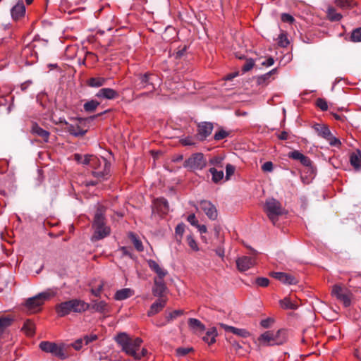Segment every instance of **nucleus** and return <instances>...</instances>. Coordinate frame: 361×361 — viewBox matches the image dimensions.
Instances as JSON below:
<instances>
[{
  "instance_id": "nucleus-1",
  "label": "nucleus",
  "mask_w": 361,
  "mask_h": 361,
  "mask_svg": "<svg viewBox=\"0 0 361 361\" xmlns=\"http://www.w3.org/2000/svg\"><path fill=\"white\" fill-rule=\"evenodd\" d=\"M116 341L126 354L132 357L135 355V351L140 350L142 343L140 338H133L126 333L118 334L116 337Z\"/></svg>"
},
{
  "instance_id": "nucleus-2",
  "label": "nucleus",
  "mask_w": 361,
  "mask_h": 361,
  "mask_svg": "<svg viewBox=\"0 0 361 361\" xmlns=\"http://www.w3.org/2000/svg\"><path fill=\"white\" fill-rule=\"evenodd\" d=\"M93 228L94 229L92 240H101L110 234L109 227L105 225L104 212L102 207L97 209L94 215Z\"/></svg>"
},
{
  "instance_id": "nucleus-3",
  "label": "nucleus",
  "mask_w": 361,
  "mask_h": 361,
  "mask_svg": "<svg viewBox=\"0 0 361 361\" xmlns=\"http://www.w3.org/2000/svg\"><path fill=\"white\" fill-rule=\"evenodd\" d=\"M286 331L281 329L276 331H267L262 334L259 341L264 345H279L283 344L286 341Z\"/></svg>"
},
{
  "instance_id": "nucleus-4",
  "label": "nucleus",
  "mask_w": 361,
  "mask_h": 361,
  "mask_svg": "<svg viewBox=\"0 0 361 361\" xmlns=\"http://www.w3.org/2000/svg\"><path fill=\"white\" fill-rule=\"evenodd\" d=\"M92 159V161L94 162V164H91V168L93 169L92 172V176L97 178L106 179L110 173V161L103 157L99 158L94 156Z\"/></svg>"
},
{
  "instance_id": "nucleus-5",
  "label": "nucleus",
  "mask_w": 361,
  "mask_h": 361,
  "mask_svg": "<svg viewBox=\"0 0 361 361\" xmlns=\"http://www.w3.org/2000/svg\"><path fill=\"white\" fill-rule=\"evenodd\" d=\"M54 295V293L51 291H46L39 293L37 295L28 298L25 302V305L27 309L32 312H39L41 310V306L46 300H49Z\"/></svg>"
},
{
  "instance_id": "nucleus-6",
  "label": "nucleus",
  "mask_w": 361,
  "mask_h": 361,
  "mask_svg": "<svg viewBox=\"0 0 361 361\" xmlns=\"http://www.w3.org/2000/svg\"><path fill=\"white\" fill-rule=\"evenodd\" d=\"M264 211L273 224H275L278 221L279 216L283 214L281 204L274 198L267 200Z\"/></svg>"
},
{
  "instance_id": "nucleus-7",
  "label": "nucleus",
  "mask_w": 361,
  "mask_h": 361,
  "mask_svg": "<svg viewBox=\"0 0 361 361\" xmlns=\"http://www.w3.org/2000/svg\"><path fill=\"white\" fill-rule=\"evenodd\" d=\"M39 346L42 351L51 353L61 360H65L67 357L64 344L58 345L53 342L42 341Z\"/></svg>"
},
{
  "instance_id": "nucleus-8",
  "label": "nucleus",
  "mask_w": 361,
  "mask_h": 361,
  "mask_svg": "<svg viewBox=\"0 0 361 361\" xmlns=\"http://www.w3.org/2000/svg\"><path fill=\"white\" fill-rule=\"evenodd\" d=\"M331 294L337 300L341 301L347 307L350 305L353 294L351 291L344 286L335 284L332 287Z\"/></svg>"
},
{
  "instance_id": "nucleus-9",
  "label": "nucleus",
  "mask_w": 361,
  "mask_h": 361,
  "mask_svg": "<svg viewBox=\"0 0 361 361\" xmlns=\"http://www.w3.org/2000/svg\"><path fill=\"white\" fill-rule=\"evenodd\" d=\"M135 81V87L137 90L151 88L152 91L155 90V82L158 80V77L150 73L138 74Z\"/></svg>"
},
{
  "instance_id": "nucleus-10",
  "label": "nucleus",
  "mask_w": 361,
  "mask_h": 361,
  "mask_svg": "<svg viewBox=\"0 0 361 361\" xmlns=\"http://www.w3.org/2000/svg\"><path fill=\"white\" fill-rule=\"evenodd\" d=\"M207 165L206 159L202 153H195L184 162V167L192 171L202 170Z\"/></svg>"
},
{
  "instance_id": "nucleus-11",
  "label": "nucleus",
  "mask_w": 361,
  "mask_h": 361,
  "mask_svg": "<svg viewBox=\"0 0 361 361\" xmlns=\"http://www.w3.org/2000/svg\"><path fill=\"white\" fill-rule=\"evenodd\" d=\"M75 121H77L76 123H69L65 121L67 132L75 137H83L87 131L82 128L86 120L82 118H75Z\"/></svg>"
},
{
  "instance_id": "nucleus-12",
  "label": "nucleus",
  "mask_w": 361,
  "mask_h": 361,
  "mask_svg": "<svg viewBox=\"0 0 361 361\" xmlns=\"http://www.w3.org/2000/svg\"><path fill=\"white\" fill-rule=\"evenodd\" d=\"M214 126L210 122H201L197 126V137L199 140L203 141L212 134Z\"/></svg>"
},
{
  "instance_id": "nucleus-13",
  "label": "nucleus",
  "mask_w": 361,
  "mask_h": 361,
  "mask_svg": "<svg viewBox=\"0 0 361 361\" xmlns=\"http://www.w3.org/2000/svg\"><path fill=\"white\" fill-rule=\"evenodd\" d=\"M200 206L201 209L205 213L209 219H216L218 216L217 209L211 202L207 200H202L200 202Z\"/></svg>"
},
{
  "instance_id": "nucleus-14",
  "label": "nucleus",
  "mask_w": 361,
  "mask_h": 361,
  "mask_svg": "<svg viewBox=\"0 0 361 361\" xmlns=\"http://www.w3.org/2000/svg\"><path fill=\"white\" fill-rule=\"evenodd\" d=\"M270 276L286 285H293L298 283L297 279L288 273L273 271L270 273Z\"/></svg>"
},
{
  "instance_id": "nucleus-15",
  "label": "nucleus",
  "mask_w": 361,
  "mask_h": 361,
  "mask_svg": "<svg viewBox=\"0 0 361 361\" xmlns=\"http://www.w3.org/2000/svg\"><path fill=\"white\" fill-rule=\"evenodd\" d=\"M255 264V258L243 256L236 259L237 268L240 271H245L252 267Z\"/></svg>"
},
{
  "instance_id": "nucleus-16",
  "label": "nucleus",
  "mask_w": 361,
  "mask_h": 361,
  "mask_svg": "<svg viewBox=\"0 0 361 361\" xmlns=\"http://www.w3.org/2000/svg\"><path fill=\"white\" fill-rule=\"evenodd\" d=\"M89 310L94 312L106 314L110 312L111 307L104 300H92Z\"/></svg>"
},
{
  "instance_id": "nucleus-17",
  "label": "nucleus",
  "mask_w": 361,
  "mask_h": 361,
  "mask_svg": "<svg viewBox=\"0 0 361 361\" xmlns=\"http://www.w3.org/2000/svg\"><path fill=\"white\" fill-rule=\"evenodd\" d=\"M288 157L294 160H298L303 166L308 167L310 170H312V162L310 159L300 152L298 150L290 152Z\"/></svg>"
},
{
  "instance_id": "nucleus-18",
  "label": "nucleus",
  "mask_w": 361,
  "mask_h": 361,
  "mask_svg": "<svg viewBox=\"0 0 361 361\" xmlns=\"http://www.w3.org/2000/svg\"><path fill=\"white\" fill-rule=\"evenodd\" d=\"M30 133L36 136L40 137L43 142H48L50 133L42 128L37 123H32L31 126Z\"/></svg>"
},
{
  "instance_id": "nucleus-19",
  "label": "nucleus",
  "mask_w": 361,
  "mask_h": 361,
  "mask_svg": "<svg viewBox=\"0 0 361 361\" xmlns=\"http://www.w3.org/2000/svg\"><path fill=\"white\" fill-rule=\"evenodd\" d=\"M167 287L164 281L161 279L154 280V286L152 288V293L154 296L160 298H165L164 293L166 291Z\"/></svg>"
},
{
  "instance_id": "nucleus-20",
  "label": "nucleus",
  "mask_w": 361,
  "mask_h": 361,
  "mask_svg": "<svg viewBox=\"0 0 361 361\" xmlns=\"http://www.w3.org/2000/svg\"><path fill=\"white\" fill-rule=\"evenodd\" d=\"M167 299L166 298H158L154 303L152 304L149 310L147 312L149 317L153 316L160 311L165 307Z\"/></svg>"
},
{
  "instance_id": "nucleus-21",
  "label": "nucleus",
  "mask_w": 361,
  "mask_h": 361,
  "mask_svg": "<svg viewBox=\"0 0 361 361\" xmlns=\"http://www.w3.org/2000/svg\"><path fill=\"white\" fill-rule=\"evenodd\" d=\"M25 13V6L21 1L16 4L11 10L12 18L15 20H19L22 17H24Z\"/></svg>"
},
{
  "instance_id": "nucleus-22",
  "label": "nucleus",
  "mask_w": 361,
  "mask_h": 361,
  "mask_svg": "<svg viewBox=\"0 0 361 361\" xmlns=\"http://www.w3.org/2000/svg\"><path fill=\"white\" fill-rule=\"evenodd\" d=\"M118 93L111 88H102L96 94L97 97L106 99H114L118 98Z\"/></svg>"
},
{
  "instance_id": "nucleus-23",
  "label": "nucleus",
  "mask_w": 361,
  "mask_h": 361,
  "mask_svg": "<svg viewBox=\"0 0 361 361\" xmlns=\"http://www.w3.org/2000/svg\"><path fill=\"white\" fill-rule=\"evenodd\" d=\"M72 311L74 312H83L90 309V305L83 300L73 299L71 300Z\"/></svg>"
},
{
  "instance_id": "nucleus-24",
  "label": "nucleus",
  "mask_w": 361,
  "mask_h": 361,
  "mask_svg": "<svg viewBox=\"0 0 361 361\" xmlns=\"http://www.w3.org/2000/svg\"><path fill=\"white\" fill-rule=\"evenodd\" d=\"M56 311L59 317H64L72 312L71 300L63 302L56 307Z\"/></svg>"
},
{
  "instance_id": "nucleus-25",
  "label": "nucleus",
  "mask_w": 361,
  "mask_h": 361,
  "mask_svg": "<svg viewBox=\"0 0 361 361\" xmlns=\"http://www.w3.org/2000/svg\"><path fill=\"white\" fill-rule=\"evenodd\" d=\"M220 326L224 328L226 331L231 332L233 334L240 336L243 338H247L250 335L249 332L244 329H238L222 323L220 324Z\"/></svg>"
},
{
  "instance_id": "nucleus-26",
  "label": "nucleus",
  "mask_w": 361,
  "mask_h": 361,
  "mask_svg": "<svg viewBox=\"0 0 361 361\" xmlns=\"http://www.w3.org/2000/svg\"><path fill=\"white\" fill-rule=\"evenodd\" d=\"M349 161L355 169L358 170L361 169V150L357 149L355 152L351 153Z\"/></svg>"
},
{
  "instance_id": "nucleus-27",
  "label": "nucleus",
  "mask_w": 361,
  "mask_h": 361,
  "mask_svg": "<svg viewBox=\"0 0 361 361\" xmlns=\"http://www.w3.org/2000/svg\"><path fill=\"white\" fill-rule=\"evenodd\" d=\"M190 329L195 332H202L205 330V326L197 319L190 318L188 321Z\"/></svg>"
},
{
  "instance_id": "nucleus-28",
  "label": "nucleus",
  "mask_w": 361,
  "mask_h": 361,
  "mask_svg": "<svg viewBox=\"0 0 361 361\" xmlns=\"http://www.w3.org/2000/svg\"><path fill=\"white\" fill-rule=\"evenodd\" d=\"M156 209L162 214H166L169 211L168 201L164 198H158L154 201Z\"/></svg>"
},
{
  "instance_id": "nucleus-29",
  "label": "nucleus",
  "mask_w": 361,
  "mask_h": 361,
  "mask_svg": "<svg viewBox=\"0 0 361 361\" xmlns=\"http://www.w3.org/2000/svg\"><path fill=\"white\" fill-rule=\"evenodd\" d=\"M313 128L319 136L324 139L329 137L331 133L328 126L324 124L316 123L313 126Z\"/></svg>"
},
{
  "instance_id": "nucleus-30",
  "label": "nucleus",
  "mask_w": 361,
  "mask_h": 361,
  "mask_svg": "<svg viewBox=\"0 0 361 361\" xmlns=\"http://www.w3.org/2000/svg\"><path fill=\"white\" fill-rule=\"evenodd\" d=\"M217 336V331L215 327H212L209 329L205 336L202 337V339L204 342L207 343L209 345H212L216 342V337Z\"/></svg>"
},
{
  "instance_id": "nucleus-31",
  "label": "nucleus",
  "mask_w": 361,
  "mask_h": 361,
  "mask_svg": "<svg viewBox=\"0 0 361 361\" xmlns=\"http://www.w3.org/2000/svg\"><path fill=\"white\" fill-rule=\"evenodd\" d=\"M133 294V290L130 288H123L116 291L115 294V299L117 300H126Z\"/></svg>"
},
{
  "instance_id": "nucleus-32",
  "label": "nucleus",
  "mask_w": 361,
  "mask_h": 361,
  "mask_svg": "<svg viewBox=\"0 0 361 361\" xmlns=\"http://www.w3.org/2000/svg\"><path fill=\"white\" fill-rule=\"evenodd\" d=\"M128 238L130 240V241L133 244L135 248L138 252L143 251L144 247L142 245V243L141 240H140V238L137 237V235L135 233H134L133 232L129 233H128Z\"/></svg>"
},
{
  "instance_id": "nucleus-33",
  "label": "nucleus",
  "mask_w": 361,
  "mask_h": 361,
  "mask_svg": "<svg viewBox=\"0 0 361 361\" xmlns=\"http://www.w3.org/2000/svg\"><path fill=\"white\" fill-rule=\"evenodd\" d=\"M326 14L328 19L333 22L339 21L342 18V15L337 13L336 8L333 6L328 7Z\"/></svg>"
},
{
  "instance_id": "nucleus-34",
  "label": "nucleus",
  "mask_w": 361,
  "mask_h": 361,
  "mask_svg": "<svg viewBox=\"0 0 361 361\" xmlns=\"http://www.w3.org/2000/svg\"><path fill=\"white\" fill-rule=\"evenodd\" d=\"M334 3L336 6L343 10L350 9L355 5L353 0H335Z\"/></svg>"
},
{
  "instance_id": "nucleus-35",
  "label": "nucleus",
  "mask_w": 361,
  "mask_h": 361,
  "mask_svg": "<svg viewBox=\"0 0 361 361\" xmlns=\"http://www.w3.org/2000/svg\"><path fill=\"white\" fill-rule=\"evenodd\" d=\"M209 172L212 175V181L218 183L224 178V171L222 170L218 171L216 168L212 167L209 169Z\"/></svg>"
},
{
  "instance_id": "nucleus-36",
  "label": "nucleus",
  "mask_w": 361,
  "mask_h": 361,
  "mask_svg": "<svg viewBox=\"0 0 361 361\" xmlns=\"http://www.w3.org/2000/svg\"><path fill=\"white\" fill-rule=\"evenodd\" d=\"M106 80L104 78H91L87 80V85L92 87H99L104 85Z\"/></svg>"
},
{
  "instance_id": "nucleus-37",
  "label": "nucleus",
  "mask_w": 361,
  "mask_h": 361,
  "mask_svg": "<svg viewBox=\"0 0 361 361\" xmlns=\"http://www.w3.org/2000/svg\"><path fill=\"white\" fill-rule=\"evenodd\" d=\"M100 104L97 100H90L84 104L83 107L86 112L92 113L94 112L97 106Z\"/></svg>"
},
{
  "instance_id": "nucleus-38",
  "label": "nucleus",
  "mask_w": 361,
  "mask_h": 361,
  "mask_svg": "<svg viewBox=\"0 0 361 361\" xmlns=\"http://www.w3.org/2000/svg\"><path fill=\"white\" fill-rule=\"evenodd\" d=\"M22 329L25 331L27 336H31L35 334V326L32 322L30 320H27L24 323Z\"/></svg>"
},
{
  "instance_id": "nucleus-39",
  "label": "nucleus",
  "mask_w": 361,
  "mask_h": 361,
  "mask_svg": "<svg viewBox=\"0 0 361 361\" xmlns=\"http://www.w3.org/2000/svg\"><path fill=\"white\" fill-rule=\"evenodd\" d=\"M280 305L281 307L286 310H296L298 308V305L292 302L289 298H285L280 300Z\"/></svg>"
},
{
  "instance_id": "nucleus-40",
  "label": "nucleus",
  "mask_w": 361,
  "mask_h": 361,
  "mask_svg": "<svg viewBox=\"0 0 361 361\" xmlns=\"http://www.w3.org/2000/svg\"><path fill=\"white\" fill-rule=\"evenodd\" d=\"M12 322L13 319L11 317H0V336L4 333V330L11 324Z\"/></svg>"
},
{
  "instance_id": "nucleus-41",
  "label": "nucleus",
  "mask_w": 361,
  "mask_h": 361,
  "mask_svg": "<svg viewBox=\"0 0 361 361\" xmlns=\"http://www.w3.org/2000/svg\"><path fill=\"white\" fill-rule=\"evenodd\" d=\"M350 40L353 42H361V27L353 30Z\"/></svg>"
},
{
  "instance_id": "nucleus-42",
  "label": "nucleus",
  "mask_w": 361,
  "mask_h": 361,
  "mask_svg": "<svg viewBox=\"0 0 361 361\" xmlns=\"http://www.w3.org/2000/svg\"><path fill=\"white\" fill-rule=\"evenodd\" d=\"M276 72V68H274L271 71H269V73H266L264 75H262L261 76H259L257 78V83L259 85L264 84L266 80H268L270 78V76L272 74L275 73Z\"/></svg>"
},
{
  "instance_id": "nucleus-43",
  "label": "nucleus",
  "mask_w": 361,
  "mask_h": 361,
  "mask_svg": "<svg viewBox=\"0 0 361 361\" xmlns=\"http://www.w3.org/2000/svg\"><path fill=\"white\" fill-rule=\"evenodd\" d=\"M229 135V133L224 130L223 128H220L219 131L216 132L214 135V139L216 141L221 140Z\"/></svg>"
},
{
  "instance_id": "nucleus-44",
  "label": "nucleus",
  "mask_w": 361,
  "mask_h": 361,
  "mask_svg": "<svg viewBox=\"0 0 361 361\" xmlns=\"http://www.w3.org/2000/svg\"><path fill=\"white\" fill-rule=\"evenodd\" d=\"M184 314L183 310H174L172 312H170L168 316H166V321L168 322L176 319L177 317L183 315Z\"/></svg>"
},
{
  "instance_id": "nucleus-45",
  "label": "nucleus",
  "mask_w": 361,
  "mask_h": 361,
  "mask_svg": "<svg viewBox=\"0 0 361 361\" xmlns=\"http://www.w3.org/2000/svg\"><path fill=\"white\" fill-rule=\"evenodd\" d=\"M255 283L259 287L265 288L269 284V280L265 277H257L255 280Z\"/></svg>"
},
{
  "instance_id": "nucleus-46",
  "label": "nucleus",
  "mask_w": 361,
  "mask_h": 361,
  "mask_svg": "<svg viewBox=\"0 0 361 361\" xmlns=\"http://www.w3.org/2000/svg\"><path fill=\"white\" fill-rule=\"evenodd\" d=\"M289 44V40L287 37V35L284 33H281L279 36V42L278 44L279 46L281 47H286Z\"/></svg>"
},
{
  "instance_id": "nucleus-47",
  "label": "nucleus",
  "mask_w": 361,
  "mask_h": 361,
  "mask_svg": "<svg viewBox=\"0 0 361 361\" xmlns=\"http://www.w3.org/2000/svg\"><path fill=\"white\" fill-rule=\"evenodd\" d=\"M331 146L340 147L341 146V142L336 137L330 134V136L326 139Z\"/></svg>"
},
{
  "instance_id": "nucleus-48",
  "label": "nucleus",
  "mask_w": 361,
  "mask_h": 361,
  "mask_svg": "<svg viewBox=\"0 0 361 361\" xmlns=\"http://www.w3.org/2000/svg\"><path fill=\"white\" fill-rule=\"evenodd\" d=\"M224 158L221 157H214L209 160V163L217 167H223Z\"/></svg>"
},
{
  "instance_id": "nucleus-49",
  "label": "nucleus",
  "mask_w": 361,
  "mask_h": 361,
  "mask_svg": "<svg viewBox=\"0 0 361 361\" xmlns=\"http://www.w3.org/2000/svg\"><path fill=\"white\" fill-rule=\"evenodd\" d=\"M235 170V167L231 164H228L226 166V180H228L230 179L231 176L233 175Z\"/></svg>"
},
{
  "instance_id": "nucleus-50",
  "label": "nucleus",
  "mask_w": 361,
  "mask_h": 361,
  "mask_svg": "<svg viewBox=\"0 0 361 361\" xmlns=\"http://www.w3.org/2000/svg\"><path fill=\"white\" fill-rule=\"evenodd\" d=\"M255 65V62L252 59L246 60L245 64L242 67L243 72L245 73L250 71Z\"/></svg>"
},
{
  "instance_id": "nucleus-51",
  "label": "nucleus",
  "mask_w": 361,
  "mask_h": 361,
  "mask_svg": "<svg viewBox=\"0 0 361 361\" xmlns=\"http://www.w3.org/2000/svg\"><path fill=\"white\" fill-rule=\"evenodd\" d=\"M316 105L322 111H326L328 109V104L325 99L318 98L316 101Z\"/></svg>"
},
{
  "instance_id": "nucleus-52",
  "label": "nucleus",
  "mask_w": 361,
  "mask_h": 361,
  "mask_svg": "<svg viewBox=\"0 0 361 361\" xmlns=\"http://www.w3.org/2000/svg\"><path fill=\"white\" fill-rule=\"evenodd\" d=\"M94 155L86 154L84 157L82 156V160L81 161V164L83 165H88L91 167V164L94 162L92 161V158H94Z\"/></svg>"
},
{
  "instance_id": "nucleus-53",
  "label": "nucleus",
  "mask_w": 361,
  "mask_h": 361,
  "mask_svg": "<svg viewBox=\"0 0 361 361\" xmlns=\"http://www.w3.org/2000/svg\"><path fill=\"white\" fill-rule=\"evenodd\" d=\"M187 242H188V245L190 246V247L192 250H193L195 251H197L199 250L196 241L191 235H189L187 237Z\"/></svg>"
},
{
  "instance_id": "nucleus-54",
  "label": "nucleus",
  "mask_w": 361,
  "mask_h": 361,
  "mask_svg": "<svg viewBox=\"0 0 361 361\" xmlns=\"http://www.w3.org/2000/svg\"><path fill=\"white\" fill-rule=\"evenodd\" d=\"M154 272L157 274V277H156L154 279H161V280H164V278L168 274L166 270L161 268L160 267L157 269L154 270Z\"/></svg>"
},
{
  "instance_id": "nucleus-55",
  "label": "nucleus",
  "mask_w": 361,
  "mask_h": 361,
  "mask_svg": "<svg viewBox=\"0 0 361 361\" xmlns=\"http://www.w3.org/2000/svg\"><path fill=\"white\" fill-rule=\"evenodd\" d=\"M192 351H193L192 348H178L176 349V353L179 356H185Z\"/></svg>"
},
{
  "instance_id": "nucleus-56",
  "label": "nucleus",
  "mask_w": 361,
  "mask_h": 361,
  "mask_svg": "<svg viewBox=\"0 0 361 361\" xmlns=\"http://www.w3.org/2000/svg\"><path fill=\"white\" fill-rule=\"evenodd\" d=\"M274 323V319L271 317H268L265 319H263L260 322V325L265 328H269Z\"/></svg>"
},
{
  "instance_id": "nucleus-57",
  "label": "nucleus",
  "mask_w": 361,
  "mask_h": 361,
  "mask_svg": "<svg viewBox=\"0 0 361 361\" xmlns=\"http://www.w3.org/2000/svg\"><path fill=\"white\" fill-rule=\"evenodd\" d=\"M147 354V350L142 348L141 352L135 351V355H133V358L136 360H140L142 357H145Z\"/></svg>"
},
{
  "instance_id": "nucleus-58",
  "label": "nucleus",
  "mask_w": 361,
  "mask_h": 361,
  "mask_svg": "<svg viewBox=\"0 0 361 361\" xmlns=\"http://www.w3.org/2000/svg\"><path fill=\"white\" fill-rule=\"evenodd\" d=\"M281 19L284 23H292L294 21V18L288 13H282Z\"/></svg>"
},
{
  "instance_id": "nucleus-59",
  "label": "nucleus",
  "mask_w": 361,
  "mask_h": 361,
  "mask_svg": "<svg viewBox=\"0 0 361 361\" xmlns=\"http://www.w3.org/2000/svg\"><path fill=\"white\" fill-rule=\"evenodd\" d=\"M120 250L122 252L123 255L128 256L130 258H133L130 247L123 246L120 248Z\"/></svg>"
},
{
  "instance_id": "nucleus-60",
  "label": "nucleus",
  "mask_w": 361,
  "mask_h": 361,
  "mask_svg": "<svg viewBox=\"0 0 361 361\" xmlns=\"http://www.w3.org/2000/svg\"><path fill=\"white\" fill-rule=\"evenodd\" d=\"M187 220L193 226H198V221L196 219V216H195V214H190L188 218H187Z\"/></svg>"
},
{
  "instance_id": "nucleus-61",
  "label": "nucleus",
  "mask_w": 361,
  "mask_h": 361,
  "mask_svg": "<svg viewBox=\"0 0 361 361\" xmlns=\"http://www.w3.org/2000/svg\"><path fill=\"white\" fill-rule=\"evenodd\" d=\"M85 345L89 344L90 343L96 341L97 339V336L95 334L86 335L83 337Z\"/></svg>"
},
{
  "instance_id": "nucleus-62",
  "label": "nucleus",
  "mask_w": 361,
  "mask_h": 361,
  "mask_svg": "<svg viewBox=\"0 0 361 361\" xmlns=\"http://www.w3.org/2000/svg\"><path fill=\"white\" fill-rule=\"evenodd\" d=\"M262 169L263 171L271 172L273 171V164L271 161L265 162L262 166Z\"/></svg>"
},
{
  "instance_id": "nucleus-63",
  "label": "nucleus",
  "mask_w": 361,
  "mask_h": 361,
  "mask_svg": "<svg viewBox=\"0 0 361 361\" xmlns=\"http://www.w3.org/2000/svg\"><path fill=\"white\" fill-rule=\"evenodd\" d=\"M84 338H79L76 340L74 343H72V346L73 348H75L76 350H79L82 348V344L83 343Z\"/></svg>"
},
{
  "instance_id": "nucleus-64",
  "label": "nucleus",
  "mask_w": 361,
  "mask_h": 361,
  "mask_svg": "<svg viewBox=\"0 0 361 361\" xmlns=\"http://www.w3.org/2000/svg\"><path fill=\"white\" fill-rule=\"evenodd\" d=\"M185 231V225L184 224H179L176 226L175 232L176 235H179L180 236H182Z\"/></svg>"
}]
</instances>
